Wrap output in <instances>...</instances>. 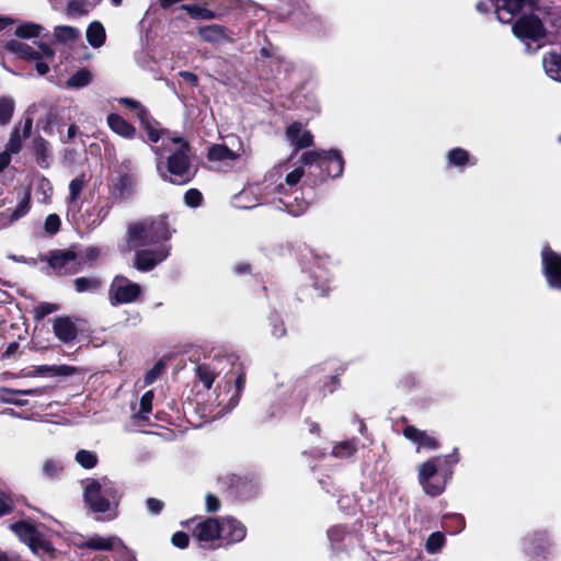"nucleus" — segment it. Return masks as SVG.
<instances>
[{"label":"nucleus","mask_w":561,"mask_h":561,"mask_svg":"<svg viewBox=\"0 0 561 561\" xmlns=\"http://www.w3.org/2000/svg\"><path fill=\"white\" fill-rule=\"evenodd\" d=\"M173 232L167 216L163 215L146 217L129 224L127 228L129 248L153 247L138 250L135 254L134 266L138 271L148 272L164 261L170 254L171 247L168 241Z\"/></svg>","instance_id":"nucleus-1"},{"label":"nucleus","mask_w":561,"mask_h":561,"mask_svg":"<svg viewBox=\"0 0 561 561\" xmlns=\"http://www.w3.org/2000/svg\"><path fill=\"white\" fill-rule=\"evenodd\" d=\"M151 149L157 156V170L163 180L181 185L193 179L190 147L183 138L162 139L161 146Z\"/></svg>","instance_id":"nucleus-2"},{"label":"nucleus","mask_w":561,"mask_h":561,"mask_svg":"<svg viewBox=\"0 0 561 561\" xmlns=\"http://www.w3.org/2000/svg\"><path fill=\"white\" fill-rule=\"evenodd\" d=\"M83 496L92 512L106 514V519L117 517L122 492L114 481L106 477L90 480L85 484Z\"/></svg>","instance_id":"nucleus-3"},{"label":"nucleus","mask_w":561,"mask_h":561,"mask_svg":"<svg viewBox=\"0 0 561 561\" xmlns=\"http://www.w3.org/2000/svg\"><path fill=\"white\" fill-rule=\"evenodd\" d=\"M442 463V457H434L423 462L419 468V482L423 491L430 496H438L446 488L451 478V470L438 472V466Z\"/></svg>","instance_id":"nucleus-4"},{"label":"nucleus","mask_w":561,"mask_h":561,"mask_svg":"<svg viewBox=\"0 0 561 561\" xmlns=\"http://www.w3.org/2000/svg\"><path fill=\"white\" fill-rule=\"evenodd\" d=\"M300 162L304 165L317 164L328 176L333 179L340 176L344 169V160L341 152L335 149L305 152L300 157Z\"/></svg>","instance_id":"nucleus-5"},{"label":"nucleus","mask_w":561,"mask_h":561,"mask_svg":"<svg viewBox=\"0 0 561 561\" xmlns=\"http://www.w3.org/2000/svg\"><path fill=\"white\" fill-rule=\"evenodd\" d=\"M136 192V176L130 160H124L110 180V193L115 199L129 198Z\"/></svg>","instance_id":"nucleus-6"},{"label":"nucleus","mask_w":561,"mask_h":561,"mask_svg":"<svg viewBox=\"0 0 561 561\" xmlns=\"http://www.w3.org/2000/svg\"><path fill=\"white\" fill-rule=\"evenodd\" d=\"M141 286L123 275H116L108 288V300L112 306L135 302L141 295Z\"/></svg>","instance_id":"nucleus-7"},{"label":"nucleus","mask_w":561,"mask_h":561,"mask_svg":"<svg viewBox=\"0 0 561 561\" xmlns=\"http://www.w3.org/2000/svg\"><path fill=\"white\" fill-rule=\"evenodd\" d=\"M11 529L34 553L49 552L51 550L50 543L46 541L42 534L30 523H14L11 525Z\"/></svg>","instance_id":"nucleus-8"},{"label":"nucleus","mask_w":561,"mask_h":561,"mask_svg":"<svg viewBox=\"0 0 561 561\" xmlns=\"http://www.w3.org/2000/svg\"><path fill=\"white\" fill-rule=\"evenodd\" d=\"M541 264L548 286L561 290V254L545 245L541 250Z\"/></svg>","instance_id":"nucleus-9"},{"label":"nucleus","mask_w":561,"mask_h":561,"mask_svg":"<svg viewBox=\"0 0 561 561\" xmlns=\"http://www.w3.org/2000/svg\"><path fill=\"white\" fill-rule=\"evenodd\" d=\"M4 47L8 51H11L25 60H37L41 57L51 60L55 56V50L44 43L38 44V49H35L25 43L16 39H9Z\"/></svg>","instance_id":"nucleus-10"},{"label":"nucleus","mask_w":561,"mask_h":561,"mask_svg":"<svg viewBox=\"0 0 561 561\" xmlns=\"http://www.w3.org/2000/svg\"><path fill=\"white\" fill-rule=\"evenodd\" d=\"M513 33L522 41H538L546 35L541 21L534 14L519 18L513 25Z\"/></svg>","instance_id":"nucleus-11"},{"label":"nucleus","mask_w":561,"mask_h":561,"mask_svg":"<svg viewBox=\"0 0 561 561\" xmlns=\"http://www.w3.org/2000/svg\"><path fill=\"white\" fill-rule=\"evenodd\" d=\"M247 536L245 526L232 517H222L219 520L218 539L226 545H232L242 541Z\"/></svg>","instance_id":"nucleus-12"},{"label":"nucleus","mask_w":561,"mask_h":561,"mask_svg":"<svg viewBox=\"0 0 561 561\" xmlns=\"http://www.w3.org/2000/svg\"><path fill=\"white\" fill-rule=\"evenodd\" d=\"M50 267L59 275L77 272L78 255L72 251H55L48 257Z\"/></svg>","instance_id":"nucleus-13"},{"label":"nucleus","mask_w":561,"mask_h":561,"mask_svg":"<svg viewBox=\"0 0 561 561\" xmlns=\"http://www.w3.org/2000/svg\"><path fill=\"white\" fill-rule=\"evenodd\" d=\"M535 8L538 0H497L496 1V16L501 23H510L514 15H516L525 5Z\"/></svg>","instance_id":"nucleus-14"},{"label":"nucleus","mask_w":561,"mask_h":561,"mask_svg":"<svg viewBox=\"0 0 561 561\" xmlns=\"http://www.w3.org/2000/svg\"><path fill=\"white\" fill-rule=\"evenodd\" d=\"M244 156H248V151L242 144L239 145L237 150H231L225 144L213 145L209 147L207 153L208 160L213 162L236 161Z\"/></svg>","instance_id":"nucleus-15"},{"label":"nucleus","mask_w":561,"mask_h":561,"mask_svg":"<svg viewBox=\"0 0 561 561\" xmlns=\"http://www.w3.org/2000/svg\"><path fill=\"white\" fill-rule=\"evenodd\" d=\"M278 202V208L286 210L293 216H299L308 208V202L301 197V192L298 188L279 195Z\"/></svg>","instance_id":"nucleus-16"},{"label":"nucleus","mask_w":561,"mask_h":561,"mask_svg":"<svg viewBox=\"0 0 561 561\" xmlns=\"http://www.w3.org/2000/svg\"><path fill=\"white\" fill-rule=\"evenodd\" d=\"M56 337L65 344H70L78 336V328L75 320L68 316L57 317L53 323Z\"/></svg>","instance_id":"nucleus-17"},{"label":"nucleus","mask_w":561,"mask_h":561,"mask_svg":"<svg viewBox=\"0 0 561 561\" xmlns=\"http://www.w3.org/2000/svg\"><path fill=\"white\" fill-rule=\"evenodd\" d=\"M286 137L288 141L295 147V151L308 148L313 142L311 133L304 128L302 124L295 122L286 128Z\"/></svg>","instance_id":"nucleus-18"},{"label":"nucleus","mask_w":561,"mask_h":561,"mask_svg":"<svg viewBox=\"0 0 561 561\" xmlns=\"http://www.w3.org/2000/svg\"><path fill=\"white\" fill-rule=\"evenodd\" d=\"M403 436L417 445V451L421 449L435 450L439 447L435 437L428 435L413 425H408L403 430Z\"/></svg>","instance_id":"nucleus-19"},{"label":"nucleus","mask_w":561,"mask_h":561,"mask_svg":"<svg viewBox=\"0 0 561 561\" xmlns=\"http://www.w3.org/2000/svg\"><path fill=\"white\" fill-rule=\"evenodd\" d=\"M548 546L549 539L546 531H536L528 535L523 540L525 552L531 557H539Z\"/></svg>","instance_id":"nucleus-20"},{"label":"nucleus","mask_w":561,"mask_h":561,"mask_svg":"<svg viewBox=\"0 0 561 561\" xmlns=\"http://www.w3.org/2000/svg\"><path fill=\"white\" fill-rule=\"evenodd\" d=\"M123 546L122 540L115 536L102 537L99 535L91 536L85 541L78 543L80 549H92L98 551H110L116 547Z\"/></svg>","instance_id":"nucleus-21"},{"label":"nucleus","mask_w":561,"mask_h":561,"mask_svg":"<svg viewBox=\"0 0 561 561\" xmlns=\"http://www.w3.org/2000/svg\"><path fill=\"white\" fill-rule=\"evenodd\" d=\"M106 121L110 129L116 135L126 139H133L136 137L137 129L135 126L119 114L111 113L107 115Z\"/></svg>","instance_id":"nucleus-22"},{"label":"nucleus","mask_w":561,"mask_h":561,"mask_svg":"<svg viewBox=\"0 0 561 561\" xmlns=\"http://www.w3.org/2000/svg\"><path fill=\"white\" fill-rule=\"evenodd\" d=\"M30 192L23 194L14 209H5L0 214L2 226L7 227L24 217L30 210Z\"/></svg>","instance_id":"nucleus-23"},{"label":"nucleus","mask_w":561,"mask_h":561,"mask_svg":"<svg viewBox=\"0 0 561 561\" xmlns=\"http://www.w3.org/2000/svg\"><path fill=\"white\" fill-rule=\"evenodd\" d=\"M194 535L199 541H213L218 539L219 535V520L214 518H207L199 523L194 530Z\"/></svg>","instance_id":"nucleus-24"},{"label":"nucleus","mask_w":561,"mask_h":561,"mask_svg":"<svg viewBox=\"0 0 561 561\" xmlns=\"http://www.w3.org/2000/svg\"><path fill=\"white\" fill-rule=\"evenodd\" d=\"M447 163L449 167L463 169L477 164V159L462 148H454L447 152Z\"/></svg>","instance_id":"nucleus-25"},{"label":"nucleus","mask_w":561,"mask_h":561,"mask_svg":"<svg viewBox=\"0 0 561 561\" xmlns=\"http://www.w3.org/2000/svg\"><path fill=\"white\" fill-rule=\"evenodd\" d=\"M542 65L546 73L553 80L561 82V53L545 55Z\"/></svg>","instance_id":"nucleus-26"},{"label":"nucleus","mask_w":561,"mask_h":561,"mask_svg":"<svg viewBox=\"0 0 561 561\" xmlns=\"http://www.w3.org/2000/svg\"><path fill=\"white\" fill-rule=\"evenodd\" d=\"M304 174L305 171L302 167L296 168L285 176L284 183L282 182L274 187V192L277 193L279 196L289 193V191H294L297 184L300 182Z\"/></svg>","instance_id":"nucleus-27"},{"label":"nucleus","mask_w":561,"mask_h":561,"mask_svg":"<svg viewBox=\"0 0 561 561\" xmlns=\"http://www.w3.org/2000/svg\"><path fill=\"white\" fill-rule=\"evenodd\" d=\"M198 34L208 43H220L228 39L226 28L218 24L203 26L198 30Z\"/></svg>","instance_id":"nucleus-28"},{"label":"nucleus","mask_w":561,"mask_h":561,"mask_svg":"<svg viewBox=\"0 0 561 561\" xmlns=\"http://www.w3.org/2000/svg\"><path fill=\"white\" fill-rule=\"evenodd\" d=\"M85 37L88 43L94 47L99 48L101 47L105 42V28L99 21H94L89 24L85 33Z\"/></svg>","instance_id":"nucleus-29"},{"label":"nucleus","mask_w":561,"mask_h":561,"mask_svg":"<svg viewBox=\"0 0 561 561\" xmlns=\"http://www.w3.org/2000/svg\"><path fill=\"white\" fill-rule=\"evenodd\" d=\"M181 9L187 12L192 19L196 20H213L225 14L224 12H215L198 4H183Z\"/></svg>","instance_id":"nucleus-30"},{"label":"nucleus","mask_w":561,"mask_h":561,"mask_svg":"<svg viewBox=\"0 0 561 561\" xmlns=\"http://www.w3.org/2000/svg\"><path fill=\"white\" fill-rule=\"evenodd\" d=\"M91 81V71L87 68H81L68 78L66 81V87L68 89H81L89 85Z\"/></svg>","instance_id":"nucleus-31"},{"label":"nucleus","mask_w":561,"mask_h":561,"mask_svg":"<svg viewBox=\"0 0 561 561\" xmlns=\"http://www.w3.org/2000/svg\"><path fill=\"white\" fill-rule=\"evenodd\" d=\"M73 285L78 293H98L103 283L98 277H78L73 280Z\"/></svg>","instance_id":"nucleus-32"},{"label":"nucleus","mask_w":561,"mask_h":561,"mask_svg":"<svg viewBox=\"0 0 561 561\" xmlns=\"http://www.w3.org/2000/svg\"><path fill=\"white\" fill-rule=\"evenodd\" d=\"M54 37L59 43L76 42L80 37V31L69 25H58L54 30Z\"/></svg>","instance_id":"nucleus-33"},{"label":"nucleus","mask_w":561,"mask_h":561,"mask_svg":"<svg viewBox=\"0 0 561 561\" xmlns=\"http://www.w3.org/2000/svg\"><path fill=\"white\" fill-rule=\"evenodd\" d=\"M357 443L355 439H346L335 444L332 448V455L336 458L346 459L355 455Z\"/></svg>","instance_id":"nucleus-34"},{"label":"nucleus","mask_w":561,"mask_h":561,"mask_svg":"<svg viewBox=\"0 0 561 561\" xmlns=\"http://www.w3.org/2000/svg\"><path fill=\"white\" fill-rule=\"evenodd\" d=\"M34 151L37 157V162L41 167H48V156H49V144L42 137H36L34 139Z\"/></svg>","instance_id":"nucleus-35"},{"label":"nucleus","mask_w":561,"mask_h":561,"mask_svg":"<svg viewBox=\"0 0 561 561\" xmlns=\"http://www.w3.org/2000/svg\"><path fill=\"white\" fill-rule=\"evenodd\" d=\"M43 31V26L33 23V22H26L19 25L15 30V35L20 38H34L39 36L41 32Z\"/></svg>","instance_id":"nucleus-36"},{"label":"nucleus","mask_w":561,"mask_h":561,"mask_svg":"<svg viewBox=\"0 0 561 561\" xmlns=\"http://www.w3.org/2000/svg\"><path fill=\"white\" fill-rule=\"evenodd\" d=\"M15 103L10 96L0 98V125H7L10 123Z\"/></svg>","instance_id":"nucleus-37"},{"label":"nucleus","mask_w":561,"mask_h":561,"mask_svg":"<svg viewBox=\"0 0 561 561\" xmlns=\"http://www.w3.org/2000/svg\"><path fill=\"white\" fill-rule=\"evenodd\" d=\"M89 8L85 0H70L67 3L66 14L68 18H78L88 14Z\"/></svg>","instance_id":"nucleus-38"},{"label":"nucleus","mask_w":561,"mask_h":561,"mask_svg":"<svg viewBox=\"0 0 561 561\" xmlns=\"http://www.w3.org/2000/svg\"><path fill=\"white\" fill-rule=\"evenodd\" d=\"M141 127L146 131L148 138L152 142H158L160 139V129L158 124L151 121L149 113L146 114V118L139 119Z\"/></svg>","instance_id":"nucleus-39"},{"label":"nucleus","mask_w":561,"mask_h":561,"mask_svg":"<svg viewBox=\"0 0 561 561\" xmlns=\"http://www.w3.org/2000/svg\"><path fill=\"white\" fill-rule=\"evenodd\" d=\"M76 461L84 469H92L98 463V456L93 451L80 449L76 454Z\"/></svg>","instance_id":"nucleus-40"},{"label":"nucleus","mask_w":561,"mask_h":561,"mask_svg":"<svg viewBox=\"0 0 561 561\" xmlns=\"http://www.w3.org/2000/svg\"><path fill=\"white\" fill-rule=\"evenodd\" d=\"M43 474L46 478L54 479L64 470V463L59 459H48L43 463Z\"/></svg>","instance_id":"nucleus-41"},{"label":"nucleus","mask_w":561,"mask_h":561,"mask_svg":"<svg viewBox=\"0 0 561 561\" xmlns=\"http://www.w3.org/2000/svg\"><path fill=\"white\" fill-rule=\"evenodd\" d=\"M196 375L204 383L205 388L210 389L215 379L216 373L208 365H198L196 367Z\"/></svg>","instance_id":"nucleus-42"},{"label":"nucleus","mask_w":561,"mask_h":561,"mask_svg":"<svg viewBox=\"0 0 561 561\" xmlns=\"http://www.w3.org/2000/svg\"><path fill=\"white\" fill-rule=\"evenodd\" d=\"M153 397L154 396L152 390H148L142 394V397L140 398V409L135 414L137 417H140L142 420L148 419V415L152 410Z\"/></svg>","instance_id":"nucleus-43"},{"label":"nucleus","mask_w":561,"mask_h":561,"mask_svg":"<svg viewBox=\"0 0 561 561\" xmlns=\"http://www.w3.org/2000/svg\"><path fill=\"white\" fill-rule=\"evenodd\" d=\"M118 103L126 106L127 108H129L131 111H135L138 119L146 118V114L148 113V111L137 100H134L130 98H121V99H118Z\"/></svg>","instance_id":"nucleus-44"},{"label":"nucleus","mask_w":561,"mask_h":561,"mask_svg":"<svg viewBox=\"0 0 561 561\" xmlns=\"http://www.w3.org/2000/svg\"><path fill=\"white\" fill-rule=\"evenodd\" d=\"M445 543V536L444 534L436 531L430 535V537L426 540V550L430 553H436L438 552L442 547Z\"/></svg>","instance_id":"nucleus-45"},{"label":"nucleus","mask_w":561,"mask_h":561,"mask_svg":"<svg viewBox=\"0 0 561 561\" xmlns=\"http://www.w3.org/2000/svg\"><path fill=\"white\" fill-rule=\"evenodd\" d=\"M47 388H34V389H12L2 387L0 392L5 394H22V396H41L45 393Z\"/></svg>","instance_id":"nucleus-46"},{"label":"nucleus","mask_w":561,"mask_h":561,"mask_svg":"<svg viewBox=\"0 0 561 561\" xmlns=\"http://www.w3.org/2000/svg\"><path fill=\"white\" fill-rule=\"evenodd\" d=\"M22 149V139L19 128H14L11 133L10 139L7 145V151L10 153H18Z\"/></svg>","instance_id":"nucleus-47"},{"label":"nucleus","mask_w":561,"mask_h":561,"mask_svg":"<svg viewBox=\"0 0 561 561\" xmlns=\"http://www.w3.org/2000/svg\"><path fill=\"white\" fill-rule=\"evenodd\" d=\"M245 385V377L243 374H240L236 379V393L230 398L229 400V411L232 410L234 407L238 405L240 393L243 390Z\"/></svg>","instance_id":"nucleus-48"},{"label":"nucleus","mask_w":561,"mask_h":561,"mask_svg":"<svg viewBox=\"0 0 561 561\" xmlns=\"http://www.w3.org/2000/svg\"><path fill=\"white\" fill-rule=\"evenodd\" d=\"M203 195L196 188H190L184 194V202L190 207H198L202 204Z\"/></svg>","instance_id":"nucleus-49"},{"label":"nucleus","mask_w":561,"mask_h":561,"mask_svg":"<svg viewBox=\"0 0 561 561\" xmlns=\"http://www.w3.org/2000/svg\"><path fill=\"white\" fill-rule=\"evenodd\" d=\"M60 224H61V221H60L59 216L56 214H50L45 219V224H44L45 231L49 234H55L56 232L59 231Z\"/></svg>","instance_id":"nucleus-50"},{"label":"nucleus","mask_w":561,"mask_h":561,"mask_svg":"<svg viewBox=\"0 0 561 561\" xmlns=\"http://www.w3.org/2000/svg\"><path fill=\"white\" fill-rule=\"evenodd\" d=\"M57 310H58L57 305L49 304V302H43V304L38 305L34 310L35 319L41 320L44 317H46Z\"/></svg>","instance_id":"nucleus-51"},{"label":"nucleus","mask_w":561,"mask_h":561,"mask_svg":"<svg viewBox=\"0 0 561 561\" xmlns=\"http://www.w3.org/2000/svg\"><path fill=\"white\" fill-rule=\"evenodd\" d=\"M164 363L159 360L145 376V386L153 383L162 373Z\"/></svg>","instance_id":"nucleus-52"},{"label":"nucleus","mask_w":561,"mask_h":561,"mask_svg":"<svg viewBox=\"0 0 561 561\" xmlns=\"http://www.w3.org/2000/svg\"><path fill=\"white\" fill-rule=\"evenodd\" d=\"M84 186V181L81 178H76L69 183L70 202H75Z\"/></svg>","instance_id":"nucleus-53"},{"label":"nucleus","mask_w":561,"mask_h":561,"mask_svg":"<svg viewBox=\"0 0 561 561\" xmlns=\"http://www.w3.org/2000/svg\"><path fill=\"white\" fill-rule=\"evenodd\" d=\"M346 535V530L342 526H334L328 530V538L332 546L343 540Z\"/></svg>","instance_id":"nucleus-54"},{"label":"nucleus","mask_w":561,"mask_h":561,"mask_svg":"<svg viewBox=\"0 0 561 561\" xmlns=\"http://www.w3.org/2000/svg\"><path fill=\"white\" fill-rule=\"evenodd\" d=\"M100 256V249L95 247L87 248L84 251L81 252L80 260H78V263L80 262H87L91 263L95 261Z\"/></svg>","instance_id":"nucleus-55"},{"label":"nucleus","mask_w":561,"mask_h":561,"mask_svg":"<svg viewBox=\"0 0 561 561\" xmlns=\"http://www.w3.org/2000/svg\"><path fill=\"white\" fill-rule=\"evenodd\" d=\"M13 510L12 499L3 492H0V517L9 514Z\"/></svg>","instance_id":"nucleus-56"},{"label":"nucleus","mask_w":561,"mask_h":561,"mask_svg":"<svg viewBox=\"0 0 561 561\" xmlns=\"http://www.w3.org/2000/svg\"><path fill=\"white\" fill-rule=\"evenodd\" d=\"M172 543L178 548H186L188 545V536L183 531H178L172 536Z\"/></svg>","instance_id":"nucleus-57"},{"label":"nucleus","mask_w":561,"mask_h":561,"mask_svg":"<svg viewBox=\"0 0 561 561\" xmlns=\"http://www.w3.org/2000/svg\"><path fill=\"white\" fill-rule=\"evenodd\" d=\"M146 506L149 513L157 515L162 511L163 503L158 499L149 497L146 501Z\"/></svg>","instance_id":"nucleus-58"},{"label":"nucleus","mask_w":561,"mask_h":561,"mask_svg":"<svg viewBox=\"0 0 561 561\" xmlns=\"http://www.w3.org/2000/svg\"><path fill=\"white\" fill-rule=\"evenodd\" d=\"M272 334L276 337H282L286 334V329L282 320L278 318L272 319Z\"/></svg>","instance_id":"nucleus-59"},{"label":"nucleus","mask_w":561,"mask_h":561,"mask_svg":"<svg viewBox=\"0 0 561 561\" xmlns=\"http://www.w3.org/2000/svg\"><path fill=\"white\" fill-rule=\"evenodd\" d=\"M220 507V502L219 500L213 495V494H207L206 495V508L208 512H216L218 511Z\"/></svg>","instance_id":"nucleus-60"},{"label":"nucleus","mask_w":561,"mask_h":561,"mask_svg":"<svg viewBox=\"0 0 561 561\" xmlns=\"http://www.w3.org/2000/svg\"><path fill=\"white\" fill-rule=\"evenodd\" d=\"M76 371V368L68 365H55L54 375L57 376H71Z\"/></svg>","instance_id":"nucleus-61"},{"label":"nucleus","mask_w":561,"mask_h":561,"mask_svg":"<svg viewBox=\"0 0 561 561\" xmlns=\"http://www.w3.org/2000/svg\"><path fill=\"white\" fill-rule=\"evenodd\" d=\"M477 10L481 13L489 12L492 8L496 9V2L494 0H481L476 5Z\"/></svg>","instance_id":"nucleus-62"},{"label":"nucleus","mask_w":561,"mask_h":561,"mask_svg":"<svg viewBox=\"0 0 561 561\" xmlns=\"http://www.w3.org/2000/svg\"><path fill=\"white\" fill-rule=\"evenodd\" d=\"M54 370H55V365H39V366H36L32 376H38V375H46V374H50V375H54Z\"/></svg>","instance_id":"nucleus-63"},{"label":"nucleus","mask_w":561,"mask_h":561,"mask_svg":"<svg viewBox=\"0 0 561 561\" xmlns=\"http://www.w3.org/2000/svg\"><path fill=\"white\" fill-rule=\"evenodd\" d=\"M43 58L44 57H41L39 59L34 60L35 68L41 76H44L49 71V67H48L47 62L43 61Z\"/></svg>","instance_id":"nucleus-64"}]
</instances>
